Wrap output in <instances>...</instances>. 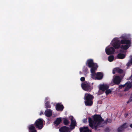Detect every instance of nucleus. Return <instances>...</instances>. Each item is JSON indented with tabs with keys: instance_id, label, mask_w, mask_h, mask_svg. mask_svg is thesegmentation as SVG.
Returning <instances> with one entry per match:
<instances>
[{
	"instance_id": "2f4dec72",
	"label": "nucleus",
	"mask_w": 132,
	"mask_h": 132,
	"mask_svg": "<svg viewBox=\"0 0 132 132\" xmlns=\"http://www.w3.org/2000/svg\"><path fill=\"white\" fill-rule=\"evenodd\" d=\"M29 132H37V131L36 130H34L32 131H29Z\"/></svg>"
},
{
	"instance_id": "39448f33",
	"label": "nucleus",
	"mask_w": 132,
	"mask_h": 132,
	"mask_svg": "<svg viewBox=\"0 0 132 132\" xmlns=\"http://www.w3.org/2000/svg\"><path fill=\"white\" fill-rule=\"evenodd\" d=\"M87 64L88 67L89 68L92 67L90 71L91 72L92 69L94 70L95 69H97L98 67V66L96 63H94L93 62V60L92 59H89L87 61Z\"/></svg>"
},
{
	"instance_id": "f03ea898",
	"label": "nucleus",
	"mask_w": 132,
	"mask_h": 132,
	"mask_svg": "<svg viewBox=\"0 0 132 132\" xmlns=\"http://www.w3.org/2000/svg\"><path fill=\"white\" fill-rule=\"evenodd\" d=\"M126 38L125 37L123 36H122L119 38H115L112 40L111 44L115 49H118L120 47L121 44H128L130 43V41L125 39Z\"/></svg>"
},
{
	"instance_id": "423d86ee",
	"label": "nucleus",
	"mask_w": 132,
	"mask_h": 132,
	"mask_svg": "<svg viewBox=\"0 0 132 132\" xmlns=\"http://www.w3.org/2000/svg\"><path fill=\"white\" fill-rule=\"evenodd\" d=\"M81 86L82 89L85 91L90 92L92 88L91 87L89 84L85 82L81 84Z\"/></svg>"
},
{
	"instance_id": "b1692460",
	"label": "nucleus",
	"mask_w": 132,
	"mask_h": 132,
	"mask_svg": "<svg viewBox=\"0 0 132 132\" xmlns=\"http://www.w3.org/2000/svg\"><path fill=\"white\" fill-rule=\"evenodd\" d=\"M46 108H50L51 106L49 104V102H47L45 103Z\"/></svg>"
},
{
	"instance_id": "9b49d317",
	"label": "nucleus",
	"mask_w": 132,
	"mask_h": 132,
	"mask_svg": "<svg viewBox=\"0 0 132 132\" xmlns=\"http://www.w3.org/2000/svg\"><path fill=\"white\" fill-rule=\"evenodd\" d=\"M121 78L118 76H116L113 79L114 82L116 84H118L120 83Z\"/></svg>"
},
{
	"instance_id": "7c9ffc66",
	"label": "nucleus",
	"mask_w": 132,
	"mask_h": 132,
	"mask_svg": "<svg viewBox=\"0 0 132 132\" xmlns=\"http://www.w3.org/2000/svg\"><path fill=\"white\" fill-rule=\"evenodd\" d=\"M87 120L86 119H84L83 120V122L84 123H86L87 122Z\"/></svg>"
},
{
	"instance_id": "aec40b11",
	"label": "nucleus",
	"mask_w": 132,
	"mask_h": 132,
	"mask_svg": "<svg viewBox=\"0 0 132 132\" xmlns=\"http://www.w3.org/2000/svg\"><path fill=\"white\" fill-rule=\"evenodd\" d=\"M63 122L64 124L65 125H68L69 122L68 120L66 118H64Z\"/></svg>"
},
{
	"instance_id": "f3484780",
	"label": "nucleus",
	"mask_w": 132,
	"mask_h": 132,
	"mask_svg": "<svg viewBox=\"0 0 132 132\" xmlns=\"http://www.w3.org/2000/svg\"><path fill=\"white\" fill-rule=\"evenodd\" d=\"M125 85H126L125 87L124 90L125 91H128L131 87V84L130 83H126L125 84Z\"/></svg>"
},
{
	"instance_id": "0eeeda50",
	"label": "nucleus",
	"mask_w": 132,
	"mask_h": 132,
	"mask_svg": "<svg viewBox=\"0 0 132 132\" xmlns=\"http://www.w3.org/2000/svg\"><path fill=\"white\" fill-rule=\"evenodd\" d=\"M35 125L36 127L39 129H41L43 127V121L42 119H39L36 121Z\"/></svg>"
},
{
	"instance_id": "4468645a",
	"label": "nucleus",
	"mask_w": 132,
	"mask_h": 132,
	"mask_svg": "<svg viewBox=\"0 0 132 132\" xmlns=\"http://www.w3.org/2000/svg\"><path fill=\"white\" fill-rule=\"evenodd\" d=\"M80 130V132H91V130H89L87 127H81Z\"/></svg>"
},
{
	"instance_id": "a211bd4d",
	"label": "nucleus",
	"mask_w": 132,
	"mask_h": 132,
	"mask_svg": "<svg viewBox=\"0 0 132 132\" xmlns=\"http://www.w3.org/2000/svg\"><path fill=\"white\" fill-rule=\"evenodd\" d=\"M61 121V119L60 118H57L55 122V123L56 125H59Z\"/></svg>"
},
{
	"instance_id": "c756f323",
	"label": "nucleus",
	"mask_w": 132,
	"mask_h": 132,
	"mask_svg": "<svg viewBox=\"0 0 132 132\" xmlns=\"http://www.w3.org/2000/svg\"><path fill=\"white\" fill-rule=\"evenodd\" d=\"M85 80V78L84 77H82L80 78V80L81 81H83Z\"/></svg>"
},
{
	"instance_id": "a878e982",
	"label": "nucleus",
	"mask_w": 132,
	"mask_h": 132,
	"mask_svg": "<svg viewBox=\"0 0 132 132\" xmlns=\"http://www.w3.org/2000/svg\"><path fill=\"white\" fill-rule=\"evenodd\" d=\"M114 59V57L113 56H110L108 57V60L110 62L112 61Z\"/></svg>"
},
{
	"instance_id": "9d476101",
	"label": "nucleus",
	"mask_w": 132,
	"mask_h": 132,
	"mask_svg": "<svg viewBox=\"0 0 132 132\" xmlns=\"http://www.w3.org/2000/svg\"><path fill=\"white\" fill-rule=\"evenodd\" d=\"M59 130L60 132H70L71 131L70 129L65 126L61 127Z\"/></svg>"
},
{
	"instance_id": "412c9836",
	"label": "nucleus",
	"mask_w": 132,
	"mask_h": 132,
	"mask_svg": "<svg viewBox=\"0 0 132 132\" xmlns=\"http://www.w3.org/2000/svg\"><path fill=\"white\" fill-rule=\"evenodd\" d=\"M29 131H32L34 130H36L35 129V128L34 126L33 125H31L29 127Z\"/></svg>"
},
{
	"instance_id": "4be33fe9",
	"label": "nucleus",
	"mask_w": 132,
	"mask_h": 132,
	"mask_svg": "<svg viewBox=\"0 0 132 132\" xmlns=\"http://www.w3.org/2000/svg\"><path fill=\"white\" fill-rule=\"evenodd\" d=\"M121 126L123 130L125 129L126 128H127L128 127V126L127 125V123H124Z\"/></svg>"
},
{
	"instance_id": "72a5a7b5",
	"label": "nucleus",
	"mask_w": 132,
	"mask_h": 132,
	"mask_svg": "<svg viewBox=\"0 0 132 132\" xmlns=\"http://www.w3.org/2000/svg\"><path fill=\"white\" fill-rule=\"evenodd\" d=\"M132 101V100L130 99L129 101L127 102V103H129V102H131Z\"/></svg>"
},
{
	"instance_id": "1a4fd4ad",
	"label": "nucleus",
	"mask_w": 132,
	"mask_h": 132,
	"mask_svg": "<svg viewBox=\"0 0 132 132\" xmlns=\"http://www.w3.org/2000/svg\"><path fill=\"white\" fill-rule=\"evenodd\" d=\"M105 51L106 54L109 55L113 54L115 52V50L113 47H111L110 48H106Z\"/></svg>"
},
{
	"instance_id": "c9c22d12",
	"label": "nucleus",
	"mask_w": 132,
	"mask_h": 132,
	"mask_svg": "<svg viewBox=\"0 0 132 132\" xmlns=\"http://www.w3.org/2000/svg\"><path fill=\"white\" fill-rule=\"evenodd\" d=\"M131 60H132V59H131Z\"/></svg>"
},
{
	"instance_id": "f704fd0d",
	"label": "nucleus",
	"mask_w": 132,
	"mask_h": 132,
	"mask_svg": "<svg viewBox=\"0 0 132 132\" xmlns=\"http://www.w3.org/2000/svg\"><path fill=\"white\" fill-rule=\"evenodd\" d=\"M130 127L131 128H132V123L130 125Z\"/></svg>"
},
{
	"instance_id": "5701e85b",
	"label": "nucleus",
	"mask_w": 132,
	"mask_h": 132,
	"mask_svg": "<svg viewBox=\"0 0 132 132\" xmlns=\"http://www.w3.org/2000/svg\"><path fill=\"white\" fill-rule=\"evenodd\" d=\"M128 47V46L127 45H122L120 47L121 48L125 50H126L127 49Z\"/></svg>"
},
{
	"instance_id": "7ed1b4c3",
	"label": "nucleus",
	"mask_w": 132,
	"mask_h": 132,
	"mask_svg": "<svg viewBox=\"0 0 132 132\" xmlns=\"http://www.w3.org/2000/svg\"><path fill=\"white\" fill-rule=\"evenodd\" d=\"M93 98V95L89 93H86L85 94L84 99L85 100V103L86 105L90 106L92 105Z\"/></svg>"
},
{
	"instance_id": "6ab92c4d",
	"label": "nucleus",
	"mask_w": 132,
	"mask_h": 132,
	"mask_svg": "<svg viewBox=\"0 0 132 132\" xmlns=\"http://www.w3.org/2000/svg\"><path fill=\"white\" fill-rule=\"evenodd\" d=\"M125 55L123 54L119 53L117 57L119 59H122L124 58Z\"/></svg>"
},
{
	"instance_id": "473e14b6",
	"label": "nucleus",
	"mask_w": 132,
	"mask_h": 132,
	"mask_svg": "<svg viewBox=\"0 0 132 132\" xmlns=\"http://www.w3.org/2000/svg\"><path fill=\"white\" fill-rule=\"evenodd\" d=\"M43 113V112L42 111H41L40 113V115H42Z\"/></svg>"
},
{
	"instance_id": "dca6fc26",
	"label": "nucleus",
	"mask_w": 132,
	"mask_h": 132,
	"mask_svg": "<svg viewBox=\"0 0 132 132\" xmlns=\"http://www.w3.org/2000/svg\"><path fill=\"white\" fill-rule=\"evenodd\" d=\"M63 105H61L59 103H57L56 104V109L57 111H62L63 110Z\"/></svg>"
},
{
	"instance_id": "c85d7f7f",
	"label": "nucleus",
	"mask_w": 132,
	"mask_h": 132,
	"mask_svg": "<svg viewBox=\"0 0 132 132\" xmlns=\"http://www.w3.org/2000/svg\"><path fill=\"white\" fill-rule=\"evenodd\" d=\"M126 85H125V84L123 85H121L119 86V89L121 88L122 87H125V86Z\"/></svg>"
},
{
	"instance_id": "ddd939ff",
	"label": "nucleus",
	"mask_w": 132,
	"mask_h": 132,
	"mask_svg": "<svg viewBox=\"0 0 132 132\" xmlns=\"http://www.w3.org/2000/svg\"><path fill=\"white\" fill-rule=\"evenodd\" d=\"M123 72V70L118 68H114L113 71V73L114 74L118 73H121Z\"/></svg>"
},
{
	"instance_id": "393cba45",
	"label": "nucleus",
	"mask_w": 132,
	"mask_h": 132,
	"mask_svg": "<svg viewBox=\"0 0 132 132\" xmlns=\"http://www.w3.org/2000/svg\"><path fill=\"white\" fill-rule=\"evenodd\" d=\"M123 130L122 127L120 126L118 128L117 130L118 132H122Z\"/></svg>"
},
{
	"instance_id": "6e6552de",
	"label": "nucleus",
	"mask_w": 132,
	"mask_h": 132,
	"mask_svg": "<svg viewBox=\"0 0 132 132\" xmlns=\"http://www.w3.org/2000/svg\"><path fill=\"white\" fill-rule=\"evenodd\" d=\"M70 119L71 121L70 129L71 130L75 128V127L77 125V123L76 121L74 119V118L73 116H70Z\"/></svg>"
},
{
	"instance_id": "2eb2a0df",
	"label": "nucleus",
	"mask_w": 132,
	"mask_h": 132,
	"mask_svg": "<svg viewBox=\"0 0 132 132\" xmlns=\"http://www.w3.org/2000/svg\"><path fill=\"white\" fill-rule=\"evenodd\" d=\"M44 114L46 116L49 117L52 115V111L50 109H48L45 111Z\"/></svg>"
},
{
	"instance_id": "cd10ccee",
	"label": "nucleus",
	"mask_w": 132,
	"mask_h": 132,
	"mask_svg": "<svg viewBox=\"0 0 132 132\" xmlns=\"http://www.w3.org/2000/svg\"><path fill=\"white\" fill-rule=\"evenodd\" d=\"M111 92V91L110 89H108L106 90L105 93L106 95H108Z\"/></svg>"
},
{
	"instance_id": "f8f14e48",
	"label": "nucleus",
	"mask_w": 132,
	"mask_h": 132,
	"mask_svg": "<svg viewBox=\"0 0 132 132\" xmlns=\"http://www.w3.org/2000/svg\"><path fill=\"white\" fill-rule=\"evenodd\" d=\"M109 87L108 85L103 84L100 85V89L103 91H104L108 89Z\"/></svg>"
},
{
	"instance_id": "bb28decb",
	"label": "nucleus",
	"mask_w": 132,
	"mask_h": 132,
	"mask_svg": "<svg viewBox=\"0 0 132 132\" xmlns=\"http://www.w3.org/2000/svg\"><path fill=\"white\" fill-rule=\"evenodd\" d=\"M112 122V120L111 119H108L106 120L105 121V123H111Z\"/></svg>"
},
{
	"instance_id": "f257e3e1",
	"label": "nucleus",
	"mask_w": 132,
	"mask_h": 132,
	"mask_svg": "<svg viewBox=\"0 0 132 132\" xmlns=\"http://www.w3.org/2000/svg\"><path fill=\"white\" fill-rule=\"evenodd\" d=\"M88 121L89 126L96 130H100L98 128L103 126L102 124L104 120L99 115H94L93 120L90 118H89Z\"/></svg>"
},
{
	"instance_id": "20e7f679",
	"label": "nucleus",
	"mask_w": 132,
	"mask_h": 132,
	"mask_svg": "<svg viewBox=\"0 0 132 132\" xmlns=\"http://www.w3.org/2000/svg\"><path fill=\"white\" fill-rule=\"evenodd\" d=\"M96 69H95L94 70L92 69L91 70V77L97 80L101 79L103 77V74L101 72H98L97 73H95Z\"/></svg>"
}]
</instances>
